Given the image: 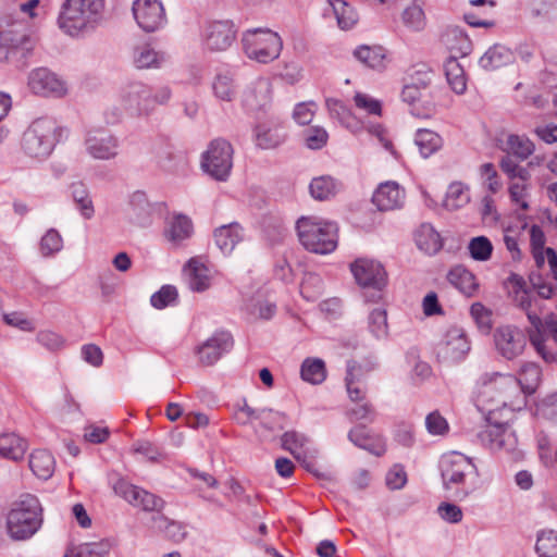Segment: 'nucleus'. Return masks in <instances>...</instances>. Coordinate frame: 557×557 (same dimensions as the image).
<instances>
[{
	"mask_svg": "<svg viewBox=\"0 0 557 557\" xmlns=\"http://www.w3.org/2000/svg\"><path fill=\"white\" fill-rule=\"evenodd\" d=\"M506 146L508 154L500 158L499 168L508 180L509 198L511 203L519 209L528 211L530 209L529 200L532 191L530 166H532L533 161L524 166L516 162L510 153L520 160H525L533 153L534 145L527 137L509 135L506 140Z\"/></svg>",
	"mask_w": 557,
	"mask_h": 557,
	"instance_id": "1",
	"label": "nucleus"
},
{
	"mask_svg": "<svg viewBox=\"0 0 557 557\" xmlns=\"http://www.w3.org/2000/svg\"><path fill=\"white\" fill-rule=\"evenodd\" d=\"M150 113V87L138 81L123 83L116 94V103L109 106L104 111L108 123L121 121L124 114L141 117Z\"/></svg>",
	"mask_w": 557,
	"mask_h": 557,
	"instance_id": "2",
	"label": "nucleus"
},
{
	"mask_svg": "<svg viewBox=\"0 0 557 557\" xmlns=\"http://www.w3.org/2000/svg\"><path fill=\"white\" fill-rule=\"evenodd\" d=\"M66 133V129L49 117L35 120L24 132L21 147L26 156L46 159Z\"/></svg>",
	"mask_w": 557,
	"mask_h": 557,
	"instance_id": "3",
	"label": "nucleus"
},
{
	"mask_svg": "<svg viewBox=\"0 0 557 557\" xmlns=\"http://www.w3.org/2000/svg\"><path fill=\"white\" fill-rule=\"evenodd\" d=\"M42 522V508L38 498L23 494L12 503L7 517L9 535L14 540H25L35 534Z\"/></svg>",
	"mask_w": 557,
	"mask_h": 557,
	"instance_id": "4",
	"label": "nucleus"
},
{
	"mask_svg": "<svg viewBox=\"0 0 557 557\" xmlns=\"http://www.w3.org/2000/svg\"><path fill=\"white\" fill-rule=\"evenodd\" d=\"M104 0H66L59 17L60 28L70 36L94 28L101 20Z\"/></svg>",
	"mask_w": 557,
	"mask_h": 557,
	"instance_id": "5",
	"label": "nucleus"
},
{
	"mask_svg": "<svg viewBox=\"0 0 557 557\" xmlns=\"http://www.w3.org/2000/svg\"><path fill=\"white\" fill-rule=\"evenodd\" d=\"M495 393H498L497 403L504 408L515 410L520 409L524 405V396L521 395L517 377L512 374L497 373L490 382L483 385L479 396L482 409L488 413L490 420L492 419V413H494L492 405Z\"/></svg>",
	"mask_w": 557,
	"mask_h": 557,
	"instance_id": "6",
	"label": "nucleus"
},
{
	"mask_svg": "<svg viewBox=\"0 0 557 557\" xmlns=\"http://www.w3.org/2000/svg\"><path fill=\"white\" fill-rule=\"evenodd\" d=\"M296 228L300 244L310 252L326 255L337 247V226L334 223L302 216Z\"/></svg>",
	"mask_w": 557,
	"mask_h": 557,
	"instance_id": "7",
	"label": "nucleus"
},
{
	"mask_svg": "<svg viewBox=\"0 0 557 557\" xmlns=\"http://www.w3.org/2000/svg\"><path fill=\"white\" fill-rule=\"evenodd\" d=\"M246 55L259 63H269L280 57L283 48L281 37L268 28L249 29L243 35Z\"/></svg>",
	"mask_w": 557,
	"mask_h": 557,
	"instance_id": "8",
	"label": "nucleus"
},
{
	"mask_svg": "<svg viewBox=\"0 0 557 557\" xmlns=\"http://www.w3.org/2000/svg\"><path fill=\"white\" fill-rule=\"evenodd\" d=\"M33 47L23 23L0 21V61H10L17 55L26 58Z\"/></svg>",
	"mask_w": 557,
	"mask_h": 557,
	"instance_id": "9",
	"label": "nucleus"
},
{
	"mask_svg": "<svg viewBox=\"0 0 557 557\" xmlns=\"http://www.w3.org/2000/svg\"><path fill=\"white\" fill-rule=\"evenodd\" d=\"M201 166L216 181H225L233 166V148L224 139H214L203 153Z\"/></svg>",
	"mask_w": 557,
	"mask_h": 557,
	"instance_id": "10",
	"label": "nucleus"
},
{
	"mask_svg": "<svg viewBox=\"0 0 557 557\" xmlns=\"http://www.w3.org/2000/svg\"><path fill=\"white\" fill-rule=\"evenodd\" d=\"M493 338L496 351L506 360L518 358L527 347V337L517 326H498L494 331Z\"/></svg>",
	"mask_w": 557,
	"mask_h": 557,
	"instance_id": "11",
	"label": "nucleus"
},
{
	"mask_svg": "<svg viewBox=\"0 0 557 557\" xmlns=\"http://www.w3.org/2000/svg\"><path fill=\"white\" fill-rule=\"evenodd\" d=\"M113 488L116 495L123 497L133 506L141 507L145 511L160 512L165 506V502L161 497L124 480H119Z\"/></svg>",
	"mask_w": 557,
	"mask_h": 557,
	"instance_id": "12",
	"label": "nucleus"
},
{
	"mask_svg": "<svg viewBox=\"0 0 557 557\" xmlns=\"http://www.w3.org/2000/svg\"><path fill=\"white\" fill-rule=\"evenodd\" d=\"M470 350V342L461 327L451 326L445 333L437 347V357L444 361L455 362L465 358Z\"/></svg>",
	"mask_w": 557,
	"mask_h": 557,
	"instance_id": "13",
	"label": "nucleus"
},
{
	"mask_svg": "<svg viewBox=\"0 0 557 557\" xmlns=\"http://www.w3.org/2000/svg\"><path fill=\"white\" fill-rule=\"evenodd\" d=\"M474 470L471 459L460 453H451L442 462V478L446 490L462 485L466 475Z\"/></svg>",
	"mask_w": 557,
	"mask_h": 557,
	"instance_id": "14",
	"label": "nucleus"
},
{
	"mask_svg": "<svg viewBox=\"0 0 557 557\" xmlns=\"http://www.w3.org/2000/svg\"><path fill=\"white\" fill-rule=\"evenodd\" d=\"M236 29L228 20L210 21L203 32V40L211 51H225L234 42Z\"/></svg>",
	"mask_w": 557,
	"mask_h": 557,
	"instance_id": "15",
	"label": "nucleus"
},
{
	"mask_svg": "<svg viewBox=\"0 0 557 557\" xmlns=\"http://www.w3.org/2000/svg\"><path fill=\"white\" fill-rule=\"evenodd\" d=\"M531 327L528 335L536 351L545 357L544 336L552 338L557 344V318L556 313L547 314L542 320L536 313H528Z\"/></svg>",
	"mask_w": 557,
	"mask_h": 557,
	"instance_id": "16",
	"label": "nucleus"
},
{
	"mask_svg": "<svg viewBox=\"0 0 557 557\" xmlns=\"http://www.w3.org/2000/svg\"><path fill=\"white\" fill-rule=\"evenodd\" d=\"M350 270L362 287L382 289L386 284V272L383 265L374 260L358 259L351 263Z\"/></svg>",
	"mask_w": 557,
	"mask_h": 557,
	"instance_id": "17",
	"label": "nucleus"
},
{
	"mask_svg": "<svg viewBox=\"0 0 557 557\" xmlns=\"http://www.w3.org/2000/svg\"><path fill=\"white\" fill-rule=\"evenodd\" d=\"M133 14L146 32H154L165 20L164 9L159 0H136L133 4Z\"/></svg>",
	"mask_w": 557,
	"mask_h": 557,
	"instance_id": "18",
	"label": "nucleus"
},
{
	"mask_svg": "<svg viewBox=\"0 0 557 557\" xmlns=\"http://www.w3.org/2000/svg\"><path fill=\"white\" fill-rule=\"evenodd\" d=\"M28 87L36 95L61 97L65 94L64 83L55 74L40 67L30 72Z\"/></svg>",
	"mask_w": 557,
	"mask_h": 557,
	"instance_id": "19",
	"label": "nucleus"
},
{
	"mask_svg": "<svg viewBox=\"0 0 557 557\" xmlns=\"http://www.w3.org/2000/svg\"><path fill=\"white\" fill-rule=\"evenodd\" d=\"M85 146L87 152L95 159L109 160L117 156V139L104 131L88 133Z\"/></svg>",
	"mask_w": 557,
	"mask_h": 557,
	"instance_id": "20",
	"label": "nucleus"
},
{
	"mask_svg": "<svg viewBox=\"0 0 557 557\" xmlns=\"http://www.w3.org/2000/svg\"><path fill=\"white\" fill-rule=\"evenodd\" d=\"M232 345V336L227 332H216L196 348L198 360L203 366L214 364Z\"/></svg>",
	"mask_w": 557,
	"mask_h": 557,
	"instance_id": "21",
	"label": "nucleus"
},
{
	"mask_svg": "<svg viewBox=\"0 0 557 557\" xmlns=\"http://www.w3.org/2000/svg\"><path fill=\"white\" fill-rule=\"evenodd\" d=\"M440 39L441 44L451 53L450 58L466 57L472 50L471 40L459 26H446Z\"/></svg>",
	"mask_w": 557,
	"mask_h": 557,
	"instance_id": "22",
	"label": "nucleus"
},
{
	"mask_svg": "<svg viewBox=\"0 0 557 557\" xmlns=\"http://www.w3.org/2000/svg\"><path fill=\"white\" fill-rule=\"evenodd\" d=\"M183 273L193 292H205L211 285V272L200 258L189 259L184 265Z\"/></svg>",
	"mask_w": 557,
	"mask_h": 557,
	"instance_id": "23",
	"label": "nucleus"
},
{
	"mask_svg": "<svg viewBox=\"0 0 557 557\" xmlns=\"http://www.w3.org/2000/svg\"><path fill=\"white\" fill-rule=\"evenodd\" d=\"M405 191L396 182L382 183L374 191L372 201L381 211L400 208L404 203Z\"/></svg>",
	"mask_w": 557,
	"mask_h": 557,
	"instance_id": "24",
	"label": "nucleus"
},
{
	"mask_svg": "<svg viewBox=\"0 0 557 557\" xmlns=\"http://www.w3.org/2000/svg\"><path fill=\"white\" fill-rule=\"evenodd\" d=\"M256 144L261 149H275L285 140L284 128L278 121L259 123L255 129Z\"/></svg>",
	"mask_w": 557,
	"mask_h": 557,
	"instance_id": "25",
	"label": "nucleus"
},
{
	"mask_svg": "<svg viewBox=\"0 0 557 557\" xmlns=\"http://www.w3.org/2000/svg\"><path fill=\"white\" fill-rule=\"evenodd\" d=\"M507 294L511 301L528 313L530 311L533 297L532 290L528 287L524 278L518 274L512 273L504 283Z\"/></svg>",
	"mask_w": 557,
	"mask_h": 557,
	"instance_id": "26",
	"label": "nucleus"
},
{
	"mask_svg": "<svg viewBox=\"0 0 557 557\" xmlns=\"http://www.w3.org/2000/svg\"><path fill=\"white\" fill-rule=\"evenodd\" d=\"M348 438L356 446L368 450L374 456H383L386 451V446L380 435L371 434L364 425H358L351 429L348 433Z\"/></svg>",
	"mask_w": 557,
	"mask_h": 557,
	"instance_id": "27",
	"label": "nucleus"
},
{
	"mask_svg": "<svg viewBox=\"0 0 557 557\" xmlns=\"http://www.w3.org/2000/svg\"><path fill=\"white\" fill-rule=\"evenodd\" d=\"M260 414L256 420L259 422L258 425L253 426V432L259 441H267L272 437L276 430L284 429L282 421L285 419V414L283 412L262 408Z\"/></svg>",
	"mask_w": 557,
	"mask_h": 557,
	"instance_id": "28",
	"label": "nucleus"
},
{
	"mask_svg": "<svg viewBox=\"0 0 557 557\" xmlns=\"http://www.w3.org/2000/svg\"><path fill=\"white\" fill-rule=\"evenodd\" d=\"M129 219L139 226H146L151 223L153 208L148 201L144 191H135L129 198Z\"/></svg>",
	"mask_w": 557,
	"mask_h": 557,
	"instance_id": "29",
	"label": "nucleus"
},
{
	"mask_svg": "<svg viewBox=\"0 0 557 557\" xmlns=\"http://www.w3.org/2000/svg\"><path fill=\"white\" fill-rule=\"evenodd\" d=\"M308 443V436L297 431H287L281 436L282 448L289 451L296 460L302 462L307 470L312 471L311 465L306 460L307 451L304 450Z\"/></svg>",
	"mask_w": 557,
	"mask_h": 557,
	"instance_id": "30",
	"label": "nucleus"
},
{
	"mask_svg": "<svg viewBox=\"0 0 557 557\" xmlns=\"http://www.w3.org/2000/svg\"><path fill=\"white\" fill-rule=\"evenodd\" d=\"M418 248L428 255L438 252L443 247L440 233L430 223H422L414 233Z\"/></svg>",
	"mask_w": 557,
	"mask_h": 557,
	"instance_id": "31",
	"label": "nucleus"
},
{
	"mask_svg": "<svg viewBox=\"0 0 557 557\" xmlns=\"http://www.w3.org/2000/svg\"><path fill=\"white\" fill-rule=\"evenodd\" d=\"M271 98V83L265 78L255 81L244 94V102L250 109H262Z\"/></svg>",
	"mask_w": 557,
	"mask_h": 557,
	"instance_id": "32",
	"label": "nucleus"
},
{
	"mask_svg": "<svg viewBox=\"0 0 557 557\" xmlns=\"http://www.w3.org/2000/svg\"><path fill=\"white\" fill-rule=\"evenodd\" d=\"M28 448L26 440L15 433H4L0 435V455L7 459L21 460Z\"/></svg>",
	"mask_w": 557,
	"mask_h": 557,
	"instance_id": "33",
	"label": "nucleus"
},
{
	"mask_svg": "<svg viewBox=\"0 0 557 557\" xmlns=\"http://www.w3.org/2000/svg\"><path fill=\"white\" fill-rule=\"evenodd\" d=\"M513 59V52L509 48L496 44L481 57L480 64L485 70H496L511 63Z\"/></svg>",
	"mask_w": 557,
	"mask_h": 557,
	"instance_id": "34",
	"label": "nucleus"
},
{
	"mask_svg": "<svg viewBox=\"0 0 557 557\" xmlns=\"http://www.w3.org/2000/svg\"><path fill=\"white\" fill-rule=\"evenodd\" d=\"M214 239L223 253H230L243 239L242 227L237 223L223 225L215 230Z\"/></svg>",
	"mask_w": 557,
	"mask_h": 557,
	"instance_id": "35",
	"label": "nucleus"
},
{
	"mask_svg": "<svg viewBox=\"0 0 557 557\" xmlns=\"http://www.w3.org/2000/svg\"><path fill=\"white\" fill-rule=\"evenodd\" d=\"M29 468L37 478L48 480L55 469L54 457L48 450H35L29 456Z\"/></svg>",
	"mask_w": 557,
	"mask_h": 557,
	"instance_id": "36",
	"label": "nucleus"
},
{
	"mask_svg": "<svg viewBox=\"0 0 557 557\" xmlns=\"http://www.w3.org/2000/svg\"><path fill=\"white\" fill-rule=\"evenodd\" d=\"M432 72H425L423 74L422 86H420L418 83L407 84L401 92L404 101L408 102L409 104H414L416 102L425 99L428 104H432L428 101V98H430L432 95Z\"/></svg>",
	"mask_w": 557,
	"mask_h": 557,
	"instance_id": "37",
	"label": "nucleus"
},
{
	"mask_svg": "<svg viewBox=\"0 0 557 557\" xmlns=\"http://www.w3.org/2000/svg\"><path fill=\"white\" fill-rule=\"evenodd\" d=\"M448 281L468 297L473 296L479 288L475 276L466 268L458 265L447 275Z\"/></svg>",
	"mask_w": 557,
	"mask_h": 557,
	"instance_id": "38",
	"label": "nucleus"
},
{
	"mask_svg": "<svg viewBox=\"0 0 557 557\" xmlns=\"http://www.w3.org/2000/svg\"><path fill=\"white\" fill-rule=\"evenodd\" d=\"M356 59L373 70L385 67L386 53L381 46H360L354 51Z\"/></svg>",
	"mask_w": 557,
	"mask_h": 557,
	"instance_id": "39",
	"label": "nucleus"
},
{
	"mask_svg": "<svg viewBox=\"0 0 557 557\" xmlns=\"http://www.w3.org/2000/svg\"><path fill=\"white\" fill-rule=\"evenodd\" d=\"M193 232L191 221L185 215H176L169 223L164 231L165 237L174 245H180L187 239Z\"/></svg>",
	"mask_w": 557,
	"mask_h": 557,
	"instance_id": "40",
	"label": "nucleus"
},
{
	"mask_svg": "<svg viewBox=\"0 0 557 557\" xmlns=\"http://www.w3.org/2000/svg\"><path fill=\"white\" fill-rule=\"evenodd\" d=\"M519 388L521 395L532 394L537 388L541 381V368L534 362H525L521 366L519 371Z\"/></svg>",
	"mask_w": 557,
	"mask_h": 557,
	"instance_id": "41",
	"label": "nucleus"
},
{
	"mask_svg": "<svg viewBox=\"0 0 557 557\" xmlns=\"http://www.w3.org/2000/svg\"><path fill=\"white\" fill-rule=\"evenodd\" d=\"M470 201L469 187L461 182H454L448 186L444 207L450 211L463 208Z\"/></svg>",
	"mask_w": 557,
	"mask_h": 557,
	"instance_id": "42",
	"label": "nucleus"
},
{
	"mask_svg": "<svg viewBox=\"0 0 557 557\" xmlns=\"http://www.w3.org/2000/svg\"><path fill=\"white\" fill-rule=\"evenodd\" d=\"M163 60V54L157 52L149 45L138 46L133 51V63L139 70L158 67Z\"/></svg>",
	"mask_w": 557,
	"mask_h": 557,
	"instance_id": "43",
	"label": "nucleus"
},
{
	"mask_svg": "<svg viewBox=\"0 0 557 557\" xmlns=\"http://www.w3.org/2000/svg\"><path fill=\"white\" fill-rule=\"evenodd\" d=\"M414 143L418 146L420 153L424 158L433 154L443 145L441 136L435 132L426 128L418 129L416 133Z\"/></svg>",
	"mask_w": 557,
	"mask_h": 557,
	"instance_id": "44",
	"label": "nucleus"
},
{
	"mask_svg": "<svg viewBox=\"0 0 557 557\" xmlns=\"http://www.w3.org/2000/svg\"><path fill=\"white\" fill-rule=\"evenodd\" d=\"M458 58H449L445 63V74L447 82L456 94H462L466 90V76Z\"/></svg>",
	"mask_w": 557,
	"mask_h": 557,
	"instance_id": "45",
	"label": "nucleus"
},
{
	"mask_svg": "<svg viewBox=\"0 0 557 557\" xmlns=\"http://www.w3.org/2000/svg\"><path fill=\"white\" fill-rule=\"evenodd\" d=\"M310 194L318 200H326L336 195L339 185L331 176H320L312 180Z\"/></svg>",
	"mask_w": 557,
	"mask_h": 557,
	"instance_id": "46",
	"label": "nucleus"
},
{
	"mask_svg": "<svg viewBox=\"0 0 557 557\" xmlns=\"http://www.w3.org/2000/svg\"><path fill=\"white\" fill-rule=\"evenodd\" d=\"M71 190L72 198L81 211V214L87 220L91 219L95 213V208L86 186L82 183H74L71 186Z\"/></svg>",
	"mask_w": 557,
	"mask_h": 557,
	"instance_id": "47",
	"label": "nucleus"
},
{
	"mask_svg": "<svg viewBox=\"0 0 557 557\" xmlns=\"http://www.w3.org/2000/svg\"><path fill=\"white\" fill-rule=\"evenodd\" d=\"M300 373L305 381L311 384H320L326 377L324 361L319 358H308L302 362Z\"/></svg>",
	"mask_w": 557,
	"mask_h": 557,
	"instance_id": "48",
	"label": "nucleus"
},
{
	"mask_svg": "<svg viewBox=\"0 0 557 557\" xmlns=\"http://www.w3.org/2000/svg\"><path fill=\"white\" fill-rule=\"evenodd\" d=\"M535 550L539 557H557V531L550 529L540 531Z\"/></svg>",
	"mask_w": 557,
	"mask_h": 557,
	"instance_id": "49",
	"label": "nucleus"
},
{
	"mask_svg": "<svg viewBox=\"0 0 557 557\" xmlns=\"http://www.w3.org/2000/svg\"><path fill=\"white\" fill-rule=\"evenodd\" d=\"M337 24L342 29H350L358 21L357 12L345 1L331 2Z\"/></svg>",
	"mask_w": 557,
	"mask_h": 557,
	"instance_id": "50",
	"label": "nucleus"
},
{
	"mask_svg": "<svg viewBox=\"0 0 557 557\" xmlns=\"http://www.w3.org/2000/svg\"><path fill=\"white\" fill-rule=\"evenodd\" d=\"M486 421L487 425L478 434V436L483 445L492 450H496V440L502 435L506 422H498L494 413H492L491 420L487 416Z\"/></svg>",
	"mask_w": 557,
	"mask_h": 557,
	"instance_id": "51",
	"label": "nucleus"
},
{
	"mask_svg": "<svg viewBox=\"0 0 557 557\" xmlns=\"http://www.w3.org/2000/svg\"><path fill=\"white\" fill-rule=\"evenodd\" d=\"M152 520L156 523L158 530L164 532L169 539L175 542L184 540L186 532L184 527L180 522L171 520L166 516L161 513L153 517Z\"/></svg>",
	"mask_w": 557,
	"mask_h": 557,
	"instance_id": "52",
	"label": "nucleus"
},
{
	"mask_svg": "<svg viewBox=\"0 0 557 557\" xmlns=\"http://www.w3.org/2000/svg\"><path fill=\"white\" fill-rule=\"evenodd\" d=\"M404 24L413 32H421L426 25V18L421 7L411 4L403 12Z\"/></svg>",
	"mask_w": 557,
	"mask_h": 557,
	"instance_id": "53",
	"label": "nucleus"
},
{
	"mask_svg": "<svg viewBox=\"0 0 557 557\" xmlns=\"http://www.w3.org/2000/svg\"><path fill=\"white\" fill-rule=\"evenodd\" d=\"M468 249L474 260L486 261L491 258L493 245L487 237L478 236L470 240Z\"/></svg>",
	"mask_w": 557,
	"mask_h": 557,
	"instance_id": "54",
	"label": "nucleus"
},
{
	"mask_svg": "<svg viewBox=\"0 0 557 557\" xmlns=\"http://www.w3.org/2000/svg\"><path fill=\"white\" fill-rule=\"evenodd\" d=\"M212 88L214 95L224 101H231L236 94L233 78L225 74H220L215 77Z\"/></svg>",
	"mask_w": 557,
	"mask_h": 557,
	"instance_id": "55",
	"label": "nucleus"
},
{
	"mask_svg": "<svg viewBox=\"0 0 557 557\" xmlns=\"http://www.w3.org/2000/svg\"><path fill=\"white\" fill-rule=\"evenodd\" d=\"M369 329L371 333L377 338H382L387 335L388 325L385 310L377 308L370 313Z\"/></svg>",
	"mask_w": 557,
	"mask_h": 557,
	"instance_id": "56",
	"label": "nucleus"
},
{
	"mask_svg": "<svg viewBox=\"0 0 557 557\" xmlns=\"http://www.w3.org/2000/svg\"><path fill=\"white\" fill-rule=\"evenodd\" d=\"M177 298V290L172 285L162 286L161 289L154 293L151 298V305L157 309H163L175 302Z\"/></svg>",
	"mask_w": 557,
	"mask_h": 557,
	"instance_id": "57",
	"label": "nucleus"
},
{
	"mask_svg": "<svg viewBox=\"0 0 557 557\" xmlns=\"http://www.w3.org/2000/svg\"><path fill=\"white\" fill-rule=\"evenodd\" d=\"M73 552L75 557H104L109 552V544L106 542L83 543Z\"/></svg>",
	"mask_w": 557,
	"mask_h": 557,
	"instance_id": "58",
	"label": "nucleus"
},
{
	"mask_svg": "<svg viewBox=\"0 0 557 557\" xmlns=\"http://www.w3.org/2000/svg\"><path fill=\"white\" fill-rule=\"evenodd\" d=\"M62 237L55 230H49L41 238L40 250L44 256H51L61 250Z\"/></svg>",
	"mask_w": 557,
	"mask_h": 557,
	"instance_id": "59",
	"label": "nucleus"
},
{
	"mask_svg": "<svg viewBox=\"0 0 557 557\" xmlns=\"http://www.w3.org/2000/svg\"><path fill=\"white\" fill-rule=\"evenodd\" d=\"M326 106L332 116L338 119L347 128L355 131L356 127L350 122L351 113L339 100L327 99Z\"/></svg>",
	"mask_w": 557,
	"mask_h": 557,
	"instance_id": "60",
	"label": "nucleus"
},
{
	"mask_svg": "<svg viewBox=\"0 0 557 557\" xmlns=\"http://www.w3.org/2000/svg\"><path fill=\"white\" fill-rule=\"evenodd\" d=\"M372 367L369 364H360L356 361H348L346 383L361 384L366 382L367 375L371 372Z\"/></svg>",
	"mask_w": 557,
	"mask_h": 557,
	"instance_id": "61",
	"label": "nucleus"
},
{
	"mask_svg": "<svg viewBox=\"0 0 557 557\" xmlns=\"http://www.w3.org/2000/svg\"><path fill=\"white\" fill-rule=\"evenodd\" d=\"M470 313L478 326L487 332L492 327V312L481 302H474L470 308Z\"/></svg>",
	"mask_w": 557,
	"mask_h": 557,
	"instance_id": "62",
	"label": "nucleus"
},
{
	"mask_svg": "<svg viewBox=\"0 0 557 557\" xmlns=\"http://www.w3.org/2000/svg\"><path fill=\"white\" fill-rule=\"evenodd\" d=\"M480 174L484 178V181L487 185V189L491 193L496 194L497 191H499L502 189L503 184L499 180L498 173L493 163H490V162L483 163L480 166Z\"/></svg>",
	"mask_w": 557,
	"mask_h": 557,
	"instance_id": "63",
	"label": "nucleus"
},
{
	"mask_svg": "<svg viewBox=\"0 0 557 557\" xmlns=\"http://www.w3.org/2000/svg\"><path fill=\"white\" fill-rule=\"evenodd\" d=\"M329 135L322 127L314 126L305 132V141L310 149H320L327 141Z\"/></svg>",
	"mask_w": 557,
	"mask_h": 557,
	"instance_id": "64",
	"label": "nucleus"
}]
</instances>
